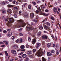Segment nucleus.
Listing matches in <instances>:
<instances>
[{
    "instance_id": "40",
    "label": "nucleus",
    "mask_w": 61,
    "mask_h": 61,
    "mask_svg": "<svg viewBox=\"0 0 61 61\" xmlns=\"http://www.w3.org/2000/svg\"><path fill=\"white\" fill-rule=\"evenodd\" d=\"M8 19V18H5V21H7Z\"/></svg>"
},
{
    "instance_id": "8",
    "label": "nucleus",
    "mask_w": 61,
    "mask_h": 61,
    "mask_svg": "<svg viewBox=\"0 0 61 61\" xmlns=\"http://www.w3.org/2000/svg\"><path fill=\"white\" fill-rule=\"evenodd\" d=\"M24 15L25 17H26V18L28 17V15H27V14L26 13H24Z\"/></svg>"
},
{
    "instance_id": "11",
    "label": "nucleus",
    "mask_w": 61,
    "mask_h": 61,
    "mask_svg": "<svg viewBox=\"0 0 61 61\" xmlns=\"http://www.w3.org/2000/svg\"><path fill=\"white\" fill-rule=\"evenodd\" d=\"M36 42V40L35 39H33L32 41V43L33 45L35 44V43Z\"/></svg>"
},
{
    "instance_id": "13",
    "label": "nucleus",
    "mask_w": 61,
    "mask_h": 61,
    "mask_svg": "<svg viewBox=\"0 0 61 61\" xmlns=\"http://www.w3.org/2000/svg\"><path fill=\"white\" fill-rule=\"evenodd\" d=\"M42 38L43 39H47V36H43L42 37Z\"/></svg>"
},
{
    "instance_id": "16",
    "label": "nucleus",
    "mask_w": 61,
    "mask_h": 61,
    "mask_svg": "<svg viewBox=\"0 0 61 61\" xmlns=\"http://www.w3.org/2000/svg\"><path fill=\"white\" fill-rule=\"evenodd\" d=\"M38 10H39V11H40V12H39V13L40 14V15H41V13H40V12H42V11L41 12V9H40V7H38Z\"/></svg>"
},
{
    "instance_id": "38",
    "label": "nucleus",
    "mask_w": 61,
    "mask_h": 61,
    "mask_svg": "<svg viewBox=\"0 0 61 61\" xmlns=\"http://www.w3.org/2000/svg\"><path fill=\"white\" fill-rule=\"evenodd\" d=\"M28 41L29 42L31 41V38H30V37H29L28 38Z\"/></svg>"
},
{
    "instance_id": "56",
    "label": "nucleus",
    "mask_w": 61,
    "mask_h": 61,
    "mask_svg": "<svg viewBox=\"0 0 61 61\" xmlns=\"http://www.w3.org/2000/svg\"><path fill=\"white\" fill-rule=\"evenodd\" d=\"M50 60H51V58L49 57L48 58V61H50Z\"/></svg>"
},
{
    "instance_id": "1",
    "label": "nucleus",
    "mask_w": 61,
    "mask_h": 61,
    "mask_svg": "<svg viewBox=\"0 0 61 61\" xmlns=\"http://www.w3.org/2000/svg\"><path fill=\"white\" fill-rule=\"evenodd\" d=\"M17 22L19 23V24L14 25V27L15 28V27L19 28L21 27H23L26 25V23H24L23 20H19L17 21Z\"/></svg>"
},
{
    "instance_id": "27",
    "label": "nucleus",
    "mask_w": 61,
    "mask_h": 61,
    "mask_svg": "<svg viewBox=\"0 0 61 61\" xmlns=\"http://www.w3.org/2000/svg\"><path fill=\"white\" fill-rule=\"evenodd\" d=\"M29 60V58L28 57H27L26 58V59L25 60V61H28Z\"/></svg>"
},
{
    "instance_id": "3",
    "label": "nucleus",
    "mask_w": 61,
    "mask_h": 61,
    "mask_svg": "<svg viewBox=\"0 0 61 61\" xmlns=\"http://www.w3.org/2000/svg\"><path fill=\"white\" fill-rule=\"evenodd\" d=\"M43 50H40L38 51H37V53L36 54V55H37V56H42V54H43Z\"/></svg>"
},
{
    "instance_id": "61",
    "label": "nucleus",
    "mask_w": 61,
    "mask_h": 61,
    "mask_svg": "<svg viewBox=\"0 0 61 61\" xmlns=\"http://www.w3.org/2000/svg\"><path fill=\"white\" fill-rule=\"evenodd\" d=\"M32 3H33V4H34V5H35L36 4V3L34 2H32Z\"/></svg>"
},
{
    "instance_id": "34",
    "label": "nucleus",
    "mask_w": 61,
    "mask_h": 61,
    "mask_svg": "<svg viewBox=\"0 0 61 61\" xmlns=\"http://www.w3.org/2000/svg\"><path fill=\"white\" fill-rule=\"evenodd\" d=\"M8 7H12V6H12V5H8Z\"/></svg>"
},
{
    "instance_id": "30",
    "label": "nucleus",
    "mask_w": 61,
    "mask_h": 61,
    "mask_svg": "<svg viewBox=\"0 0 61 61\" xmlns=\"http://www.w3.org/2000/svg\"><path fill=\"white\" fill-rule=\"evenodd\" d=\"M39 28L40 30L42 29H43V27L42 26H41L39 27Z\"/></svg>"
},
{
    "instance_id": "23",
    "label": "nucleus",
    "mask_w": 61,
    "mask_h": 61,
    "mask_svg": "<svg viewBox=\"0 0 61 61\" xmlns=\"http://www.w3.org/2000/svg\"><path fill=\"white\" fill-rule=\"evenodd\" d=\"M2 13H3V14H5V12H6L5 10H2Z\"/></svg>"
},
{
    "instance_id": "19",
    "label": "nucleus",
    "mask_w": 61,
    "mask_h": 61,
    "mask_svg": "<svg viewBox=\"0 0 61 61\" xmlns=\"http://www.w3.org/2000/svg\"><path fill=\"white\" fill-rule=\"evenodd\" d=\"M22 56L24 58H25L26 57V55L25 54H23L22 55Z\"/></svg>"
},
{
    "instance_id": "10",
    "label": "nucleus",
    "mask_w": 61,
    "mask_h": 61,
    "mask_svg": "<svg viewBox=\"0 0 61 61\" xmlns=\"http://www.w3.org/2000/svg\"><path fill=\"white\" fill-rule=\"evenodd\" d=\"M11 53L13 54H14V55H15L16 54V51L15 50L13 51H11Z\"/></svg>"
},
{
    "instance_id": "24",
    "label": "nucleus",
    "mask_w": 61,
    "mask_h": 61,
    "mask_svg": "<svg viewBox=\"0 0 61 61\" xmlns=\"http://www.w3.org/2000/svg\"><path fill=\"white\" fill-rule=\"evenodd\" d=\"M44 27L46 29H49L48 27L46 25Z\"/></svg>"
},
{
    "instance_id": "59",
    "label": "nucleus",
    "mask_w": 61,
    "mask_h": 61,
    "mask_svg": "<svg viewBox=\"0 0 61 61\" xmlns=\"http://www.w3.org/2000/svg\"><path fill=\"white\" fill-rule=\"evenodd\" d=\"M5 3L6 4H8V3H9V2H8V1H5Z\"/></svg>"
},
{
    "instance_id": "41",
    "label": "nucleus",
    "mask_w": 61,
    "mask_h": 61,
    "mask_svg": "<svg viewBox=\"0 0 61 61\" xmlns=\"http://www.w3.org/2000/svg\"><path fill=\"white\" fill-rule=\"evenodd\" d=\"M10 61H14V59H10Z\"/></svg>"
},
{
    "instance_id": "64",
    "label": "nucleus",
    "mask_w": 61,
    "mask_h": 61,
    "mask_svg": "<svg viewBox=\"0 0 61 61\" xmlns=\"http://www.w3.org/2000/svg\"><path fill=\"white\" fill-rule=\"evenodd\" d=\"M13 4H15V1H13Z\"/></svg>"
},
{
    "instance_id": "32",
    "label": "nucleus",
    "mask_w": 61,
    "mask_h": 61,
    "mask_svg": "<svg viewBox=\"0 0 61 61\" xmlns=\"http://www.w3.org/2000/svg\"><path fill=\"white\" fill-rule=\"evenodd\" d=\"M41 32H39L38 33L37 36H40L41 35Z\"/></svg>"
},
{
    "instance_id": "22",
    "label": "nucleus",
    "mask_w": 61,
    "mask_h": 61,
    "mask_svg": "<svg viewBox=\"0 0 61 61\" xmlns=\"http://www.w3.org/2000/svg\"><path fill=\"white\" fill-rule=\"evenodd\" d=\"M59 52H60V51H59V50H57L56 54L57 55H58L59 53Z\"/></svg>"
},
{
    "instance_id": "14",
    "label": "nucleus",
    "mask_w": 61,
    "mask_h": 61,
    "mask_svg": "<svg viewBox=\"0 0 61 61\" xmlns=\"http://www.w3.org/2000/svg\"><path fill=\"white\" fill-rule=\"evenodd\" d=\"M47 55L48 56H52V53L50 52H48L47 53Z\"/></svg>"
},
{
    "instance_id": "62",
    "label": "nucleus",
    "mask_w": 61,
    "mask_h": 61,
    "mask_svg": "<svg viewBox=\"0 0 61 61\" xmlns=\"http://www.w3.org/2000/svg\"><path fill=\"white\" fill-rule=\"evenodd\" d=\"M12 39H13H13H14L15 38H14V36H13L12 37Z\"/></svg>"
},
{
    "instance_id": "6",
    "label": "nucleus",
    "mask_w": 61,
    "mask_h": 61,
    "mask_svg": "<svg viewBox=\"0 0 61 61\" xmlns=\"http://www.w3.org/2000/svg\"><path fill=\"white\" fill-rule=\"evenodd\" d=\"M12 35V33L11 32H9L8 33V34L7 35V36L8 37H10V36H11Z\"/></svg>"
},
{
    "instance_id": "48",
    "label": "nucleus",
    "mask_w": 61,
    "mask_h": 61,
    "mask_svg": "<svg viewBox=\"0 0 61 61\" xmlns=\"http://www.w3.org/2000/svg\"><path fill=\"white\" fill-rule=\"evenodd\" d=\"M42 44H43V45L44 44H45V42L43 41H42Z\"/></svg>"
},
{
    "instance_id": "43",
    "label": "nucleus",
    "mask_w": 61,
    "mask_h": 61,
    "mask_svg": "<svg viewBox=\"0 0 61 61\" xmlns=\"http://www.w3.org/2000/svg\"><path fill=\"white\" fill-rule=\"evenodd\" d=\"M19 35L20 36H23V34L21 33H20L19 34Z\"/></svg>"
},
{
    "instance_id": "15",
    "label": "nucleus",
    "mask_w": 61,
    "mask_h": 61,
    "mask_svg": "<svg viewBox=\"0 0 61 61\" xmlns=\"http://www.w3.org/2000/svg\"><path fill=\"white\" fill-rule=\"evenodd\" d=\"M34 31L35 32H36V33H37V31H38V28H36L34 30Z\"/></svg>"
},
{
    "instance_id": "36",
    "label": "nucleus",
    "mask_w": 61,
    "mask_h": 61,
    "mask_svg": "<svg viewBox=\"0 0 61 61\" xmlns=\"http://www.w3.org/2000/svg\"><path fill=\"white\" fill-rule=\"evenodd\" d=\"M14 16L15 18H17V16L16 14H15Z\"/></svg>"
},
{
    "instance_id": "55",
    "label": "nucleus",
    "mask_w": 61,
    "mask_h": 61,
    "mask_svg": "<svg viewBox=\"0 0 61 61\" xmlns=\"http://www.w3.org/2000/svg\"><path fill=\"white\" fill-rule=\"evenodd\" d=\"M7 31H8V32H9V31H10V30H11L10 29H7Z\"/></svg>"
},
{
    "instance_id": "20",
    "label": "nucleus",
    "mask_w": 61,
    "mask_h": 61,
    "mask_svg": "<svg viewBox=\"0 0 61 61\" xmlns=\"http://www.w3.org/2000/svg\"><path fill=\"white\" fill-rule=\"evenodd\" d=\"M51 44L50 43H48L47 45V46L48 47H50Z\"/></svg>"
},
{
    "instance_id": "29",
    "label": "nucleus",
    "mask_w": 61,
    "mask_h": 61,
    "mask_svg": "<svg viewBox=\"0 0 61 61\" xmlns=\"http://www.w3.org/2000/svg\"><path fill=\"white\" fill-rule=\"evenodd\" d=\"M32 21H33V22H35V23H36V22H37V20L34 19H32Z\"/></svg>"
},
{
    "instance_id": "39",
    "label": "nucleus",
    "mask_w": 61,
    "mask_h": 61,
    "mask_svg": "<svg viewBox=\"0 0 61 61\" xmlns=\"http://www.w3.org/2000/svg\"><path fill=\"white\" fill-rule=\"evenodd\" d=\"M26 46L27 47V48H28V47H29V45H28L26 44Z\"/></svg>"
},
{
    "instance_id": "26",
    "label": "nucleus",
    "mask_w": 61,
    "mask_h": 61,
    "mask_svg": "<svg viewBox=\"0 0 61 61\" xmlns=\"http://www.w3.org/2000/svg\"><path fill=\"white\" fill-rule=\"evenodd\" d=\"M25 46L24 45L21 46L20 47V48L21 49H24L25 48Z\"/></svg>"
},
{
    "instance_id": "46",
    "label": "nucleus",
    "mask_w": 61,
    "mask_h": 61,
    "mask_svg": "<svg viewBox=\"0 0 61 61\" xmlns=\"http://www.w3.org/2000/svg\"><path fill=\"white\" fill-rule=\"evenodd\" d=\"M49 11L47 9L46 10H45V12H48Z\"/></svg>"
},
{
    "instance_id": "28",
    "label": "nucleus",
    "mask_w": 61,
    "mask_h": 61,
    "mask_svg": "<svg viewBox=\"0 0 61 61\" xmlns=\"http://www.w3.org/2000/svg\"><path fill=\"white\" fill-rule=\"evenodd\" d=\"M42 61H46V59L44 58V57H42Z\"/></svg>"
},
{
    "instance_id": "7",
    "label": "nucleus",
    "mask_w": 61,
    "mask_h": 61,
    "mask_svg": "<svg viewBox=\"0 0 61 61\" xmlns=\"http://www.w3.org/2000/svg\"><path fill=\"white\" fill-rule=\"evenodd\" d=\"M40 14H41V15H44L45 16H48L49 14H46L45 13H43V12H41L40 13Z\"/></svg>"
},
{
    "instance_id": "54",
    "label": "nucleus",
    "mask_w": 61,
    "mask_h": 61,
    "mask_svg": "<svg viewBox=\"0 0 61 61\" xmlns=\"http://www.w3.org/2000/svg\"><path fill=\"white\" fill-rule=\"evenodd\" d=\"M36 13H39V11L38 10H36Z\"/></svg>"
},
{
    "instance_id": "58",
    "label": "nucleus",
    "mask_w": 61,
    "mask_h": 61,
    "mask_svg": "<svg viewBox=\"0 0 61 61\" xmlns=\"http://www.w3.org/2000/svg\"><path fill=\"white\" fill-rule=\"evenodd\" d=\"M37 3H40V1L38 0L37 1Z\"/></svg>"
},
{
    "instance_id": "44",
    "label": "nucleus",
    "mask_w": 61,
    "mask_h": 61,
    "mask_svg": "<svg viewBox=\"0 0 61 61\" xmlns=\"http://www.w3.org/2000/svg\"><path fill=\"white\" fill-rule=\"evenodd\" d=\"M5 16H4L2 17V19L3 20L5 18Z\"/></svg>"
},
{
    "instance_id": "57",
    "label": "nucleus",
    "mask_w": 61,
    "mask_h": 61,
    "mask_svg": "<svg viewBox=\"0 0 61 61\" xmlns=\"http://www.w3.org/2000/svg\"><path fill=\"white\" fill-rule=\"evenodd\" d=\"M3 32L4 33H6V32H7V31L6 30H4Z\"/></svg>"
},
{
    "instance_id": "37",
    "label": "nucleus",
    "mask_w": 61,
    "mask_h": 61,
    "mask_svg": "<svg viewBox=\"0 0 61 61\" xmlns=\"http://www.w3.org/2000/svg\"><path fill=\"white\" fill-rule=\"evenodd\" d=\"M14 9H15V10H17V9H18V8L17 7H14Z\"/></svg>"
},
{
    "instance_id": "5",
    "label": "nucleus",
    "mask_w": 61,
    "mask_h": 61,
    "mask_svg": "<svg viewBox=\"0 0 61 61\" xmlns=\"http://www.w3.org/2000/svg\"><path fill=\"white\" fill-rule=\"evenodd\" d=\"M7 12H8V14L9 15H11L12 13V10L10 9H8L7 10Z\"/></svg>"
},
{
    "instance_id": "12",
    "label": "nucleus",
    "mask_w": 61,
    "mask_h": 61,
    "mask_svg": "<svg viewBox=\"0 0 61 61\" xmlns=\"http://www.w3.org/2000/svg\"><path fill=\"white\" fill-rule=\"evenodd\" d=\"M28 52H29V53L27 52V54L29 55H30V54H31L32 53V52L31 51H28Z\"/></svg>"
},
{
    "instance_id": "4",
    "label": "nucleus",
    "mask_w": 61,
    "mask_h": 61,
    "mask_svg": "<svg viewBox=\"0 0 61 61\" xmlns=\"http://www.w3.org/2000/svg\"><path fill=\"white\" fill-rule=\"evenodd\" d=\"M30 29L32 30H33L34 28H33V27L30 25H28L26 29V31H29Z\"/></svg>"
},
{
    "instance_id": "45",
    "label": "nucleus",
    "mask_w": 61,
    "mask_h": 61,
    "mask_svg": "<svg viewBox=\"0 0 61 61\" xmlns=\"http://www.w3.org/2000/svg\"><path fill=\"white\" fill-rule=\"evenodd\" d=\"M22 28H20L18 30V31H19L20 32H21V31H22Z\"/></svg>"
},
{
    "instance_id": "9",
    "label": "nucleus",
    "mask_w": 61,
    "mask_h": 61,
    "mask_svg": "<svg viewBox=\"0 0 61 61\" xmlns=\"http://www.w3.org/2000/svg\"><path fill=\"white\" fill-rule=\"evenodd\" d=\"M36 45L37 46L36 47V48H38V47L40 46V43H39L37 42L36 43Z\"/></svg>"
},
{
    "instance_id": "18",
    "label": "nucleus",
    "mask_w": 61,
    "mask_h": 61,
    "mask_svg": "<svg viewBox=\"0 0 61 61\" xmlns=\"http://www.w3.org/2000/svg\"><path fill=\"white\" fill-rule=\"evenodd\" d=\"M13 13L14 14L17 15L18 13V11H17V10H15V11H14Z\"/></svg>"
},
{
    "instance_id": "17",
    "label": "nucleus",
    "mask_w": 61,
    "mask_h": 61,
    "mask_svg": "<svg viewBox=\"0 0 61 61\" xmlns=\"http://www.w3.org/2000/svg\"><path fill=\"white\" fill-rule=\"evenodd\" d=\"M30 16L31 17L33 18V17H34V14L30 13Z\"/></svg>"
},
{
    "instance_id": "21",
    "label": "nucleus",
    "mask_w": 61,
    "mask_h": 61,
    "mask_svg": "<svg viewBox=\"0 0 61 61\" xmlns=\"http://www.w3.org/2000/svg\"><path fill=\"white\" fill-rule=\"evenodd\" d=\"M13 47L15 49H17L18 47V46H13Z\"/></svg>"
},
{
    "instance_id": "63",
    "label": "nucleus",
    "mask_w": 61,
    "mask_h": 61,
    "mask_svg": "<svg viewBox=\"0 0 61 61\" xmlns=\"http://www.w3.org/2000/svg\"><path fill=\"white\" fill-rule=\"evenodd\" d=\"M23 52H21L19 54V55H22V54H23Z\"/></svg>"
},
{
    "instance_id": "35",
    "label": "nucleus",
    "mask_w": 61,
    "mask_h": 61,
    "mask_svg": "<svg viewBox=\"0 0 61 61\" xmlns=\"http://www.w3.org/2000/svg\"><path fill=\"white\" fill-rule=\"evenodd\" d=\"M28 7L29 9H31V6L30 5H29L28 6Z\"/></svg>"
},
{
    "instance_id": "52",
    "label": "nucleus",
    "mask_w": 61,
    "mask_h": 61,
    "mask_svg": "<svg viewBox=\"0 0 61 61\" xmlns=\"http://www.w3.org/2000/svg\"><path fill=\"white\" fill-rule=\"evenodd\" d=\"M51 19L54 20V17H52V16L51 17Z\"/></svg>"
},
{
    "instance_id": "31",
    "label": "nucleus",
    "mask_w": 61,
    "mask_h": 61,
    "mask_svg": "<svg viewBox=\"0 0 61 61\" xmlns=\"http://www.w3.org/2000/svg\"><path fill=\"white\" fill-rule=\"evenodd\" d=\"M36 49H34L33 50V53H35V52H36Z\"/></svg>"
},
{
    "instance_id": "25",
    "label": "nucleus",
    "mask_w": 61,
    "mask_h": 61,
    "mask_svg": "<svg viewBox=\"0 0 61 61\" xmlns=\"http://www.w3.org/2000/svg\"><path fill=\"white\" fill-rule=\"evenodd\" d=\"M16 41V43H20V41H19V39L17 40Z\"/></svg>"
},
{
    "instance_id": "49",
    "label": "nucleus",
    "mask_w": 61,
    "mask_h": 61,
    "mask_svg": "<svg viewBox=\"0 0 61 61\" xmlns=\"http://www.w3.org/2000/svg\"><path fill=\"white\" fill-rule=\"evenodd\" d=\"M20 42L22 43V42H23V41H22V38L20 39Z\"/></svg>"
},
{
    "instance_id": "51",
    "label": "nucleus",
    "mask_w": 61,
    "mask_h": 61,
    "mask_svg": "<svg viewBox=\"0 0 61 61\" xmlns=\"http://www.w3.org/2000/svg\"><path fill=\"white\" fill-rule=\"evenodd\" d=\"M31 25H33V26L35 25H34V24L33 22H31Z\"/></svg>"
},
{
    "instance_id": "2",
    "label": "nucleus",
    "mask_w": 61,
    "mask_h": 61,
    "mask_svg": "<svg viewBox=\"0 0 61 61\" xmlns=\"http://www.w3.org/2000/svg\"><path fill=\"white\" fill-rule=\"evenodd\" d=\"M15 21V20L13 18H10L9 20V22H10V23H7V25L8 26H10L11 25V23L13 22H14Z\"/></svg>"
},
{
    "instance_id": "50",
    "label": "nucleus",
    "mask_w": 61,
    "mask_h": 61,
    "mask_svg": "<svg viewBox=\"0 0 61 61\" xmlns=\"http://www.w3.org/2000/svg\"><path fill=\"white\" fill-rule=\"evenodd\" d=\"M31 36H33V37H35V35L34 34H31Z\"/></svg>"
},
{
    "instance_id": "60",
    "label": "nucleus",
    "mask_w": 61,
    "mask_h": 61,
    "mask_svg": "<svg viewBox=\"0 0 61 61\" xmlns=\"http://www.w3.org/2000/svg\"><path fill=\"white\" fill-rule=\"evenodd\" d=\"M54 5H57V3L55 2L54 3Z\"/></svg>"
},
{
    "instance_id": "42",
    "label": "nucleus",
    "mask_w": 61,
    "mask_h": 61,
    "mask_svg": "<svg viewBox=\"0 0 61 61\" xmlns=\"http://www.w3.org/2000/svg\"><path fill=\"white\" fill-rule=\"evenodd\" d=\"M0 44H2V45H3L4 44V43L3 42H0Z\"/></svg>"
},
{
    "instance_id": "33",
    "label": "nucleus",
    "mask_w": 61,
    "mask_h": 61,
    "mask_svg": "<svg viewBox=\"0 0 61 61\" xmlns=\"http://www.w3.org/2000/svg\"><path fill=\"white\" fill-rule=\"evenodd\" d=\"M46 25H47L48 26H49L50 25V23L48 22H47L46 23Z\"/></svg>"
},
{
    "instance_id": "47",
    "label": "nucleus",
    "mask_w": 61,
    "mask_h": 61,
    "mask_svg": "<svg viewBox=\"0 0 61 61\" xmlns=\"http://www.w3.org/2000/svg\"><path fill=\"white\" fill-rule=\"evenodd\" d=\"M2 4L3 5H5V2H4V1H3V2H2Z\"/></svg>"
},
{
    "instance_id": "53",
    "label": "nucleus",
    "mask_w": 61,
    "mask_h": 61,
    "mask_svg": "<svg viewBox=\"0 0 61 61\" xmlns=\"http://www.w3.org/2000/svg\"><path fill=\"white\" fill-rule=\"evenodd\" d=\"M51 53L53 54L54 53V50H52L51 51Z\"/></svg>"
}]
</instances>
